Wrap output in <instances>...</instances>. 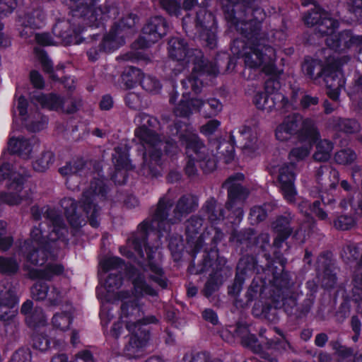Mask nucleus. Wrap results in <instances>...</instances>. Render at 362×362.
I'll return each instance as SVG.
<instances>
[{
  "label": "nucleus",
  "mask_w": 362,
  "mask_h": 362,
  "mask_svg": "<svg viewBox=\"0 0 362 362\" xmlns=\"http://www.w3.org/2000/svg\"><path fill=\"white\" fill-rule=\"evenodd\" d=\"M325 81L329 88L327 94L329 97L333 100H337L339 96L340 89L344 86L345 81L344 76L339 69L337 67L330 75H326Z\"/></svg>",
  "instance_id": "c85d7f7f"
},
{
  "label": "nucleus",
  "mask_w": 362,
  "mask_h": 362,
  "mask_svg": "<svg viewBox=\"0 0 362 362\" xmlns=\"http://www.w3.org/2000/svg\"><path fill=\"white\" fill-rule=\"evenodd\" d=\"M32 356L29 349H20L11 356L9 362H31Z\"/></svg>",
  "instance_id": "8fccbe9b"
},
{
  "label": "nucleus",
  "mask_w": 362,
  "mask_h": 362,
  "mask_svg": "<svg viewBox=\"0 0 362 362\" xmlns=\"http://www.w3.org/2000/svg\"><path fill=\"white\" fill-rule=\"evenodd\" d=\"M14 103V113L18 111L23 124L30 132H38L45 128L47 119L33 105L29 104L23 95L21 88L18 87Z\"/></svg>",
  "instance_id": "9d476101"
},
{
  "label": "nucleus",
  "mask_w": 362,
  "mask_h": 362,
  "mask_svg": "<svg viewBox=\"0 0 362 362\" xmlns=\"http://www.w3.org/2000/svg\"><path fill=\"white\" fill-rule=\"evenodd\" d=\"M8 153L3 152L0 160V182L8 180L9 182L8 189L14 190L18 194H13L12 192L0 194V200L8 205H16L21 202L25 197V192L23 191L24 177L20 173L13 171L11 165L7 163Z\"/></svg>",
  "instance_id": "1a4fd4ad"
},
{
  "label": "nucleus",
  "mask_w": 362,
  "mask_h": 362,
  "mask_svg": "<svg viewBox=\"0 0 362 362\" xmlns=\"http://www.w3.org/2000/svg\"><path fill=\"white\" fill-rule=\"evenodd\" d=\"M317 151L313 157L318 161H326L329 159L333 150V144L326 139L320 141L316 146Z\"/></svg>",
  "instance_id": "e433bc0d"
},
{
  "label": "nucleus",
  "mask_w": 362,
  "mask_h": 362,
  "mask_svg": "<svg viewBox=\"0 0 362 362\" xmlns=\"http://www.w3.org/2000/svg\"><path fill=\"white\" fill-rule=\"evenodd\" d=\"M204 16V18H207L208 21H214V17L211 13H207L205 10L202 11L197 14V26L200 27L203 29L202 33L201 34V37L203 40L206 41V45L211 48L213 49L216 47V35L214 31L211 30L207 29V25H205V23L202 22L201 20V16Z\"/></svg>",
  "instance_id": "7c9ffc66"
},
{
  "label": "nucleus",
  "mask_w": 362,
  "mask_h": 362,
  "mask_svg": "<svg viewBox=\"0 0 362 362\" xmlns=\"http://www.w3.org/2000/svg\"><path fill=\"white\" fill-rule=\"evenodd\" d=\"M326 43L330 49L336 52H344L348 49L361 50L362 35H354L349 30L337 33L334 30L331 36L327 37Z\"/></svg>",
  "instance_id": "dca6fc26"
},
{
  "label": "nucleus",
  "mask_w": 362,
  "mask_h": 362,
  "mask_svg": "<svg viewBox=\"0 0 362 362\" xmlns=\"http://www.w3.org/2000/svg\"><path fill=\"white\" fill-rule=\"evenodd\" d=\"M47 217L50 231L45 235L41 225L35 227L30 238L21 245L18 251V255L25 259L23 269L32 279H50L54 275L62 274L64 270L62 265L52 263L55 255L48 251V247L50 244L53 245L52 247H57V242L63 241L67 230L61 216L55 215L53 211L48 213Z\"/></svg>",
  "instance_id": "7ed1b4c3"
},
{
  "label": "nucleus",
  "mask_w": 362,
  "mask_h": 362,
  "mask_svg": "<svg viewBox=\"0 0 362 362\" xmlns=\"http://www.w3.org/2000/svg\"><path fill=\"white\" fill-rule=\"evenodd\" d=\"M134 121L140 126L135 130V137L144 148V168L152 175L157 176L159 174L157 168L161 164V148L164 144L151 128L154 127L158 121L146 113L138 114Z\"/></svg>",
  "instance_id": "6e6552de"
},
{
  "label": "nucleus",
  "mask_w": 362,
  "mask_h": 362,
  "mask_svg": "<svg viewBox=\"0 0 362 362\" xmlns=\"http://www.w3.org/2000/svg\"><path fill=\"white\" fill-rule=\"evenodd\" d=\"M13 243V238L6 231V223L0 220V252L8 250Z\"/></svg>",
  "instance_id": "37998d69"
},
{
  "label": "nucleus",
  "mask_w": 362,
  "mask_h": 362,
  "mask_svg": "<svg viewBox=\"0 0 362 362\" xmlns=\"http://www.w3.org/2000/svg\"><path fill=\"white\" fill-rule=\"evenodd\" d=\"M128 152L129 149L126 146L124 148L117 147L115 148V152L112 156V160L118 169H129L130 168Z\"/></svg>",
  "instance_id": "58836bf2"
},
{
  "label": "nucleus",
  "mask_w": 362,
  "mask_h": 362,
  "mask_svg": "<svg viewBox=\"0 0 362 362\" xmlns=\"http://www.w3.org/2000/svg\"><path fill=\"white\" fill-rule=\"evenodd\" d=\"M83 167V162L82 160H78L66 164L59 169V172L64 176H76V174L81 172Z\"/></svg>",
  "instance_id": "c03bdc74"
},
{
  "label": "nucleus",
  "mask_w": 362,
  "mask_h": 362,
  "mask_svg": "<svg viewBox=\"0 0 362 362\" xmlns=\"http://www.w3.org/2000/svg\"><path fill=\"white\" fill-rule=\"evenodd\" d=\"M220 126V122L216 119L209 121L206 124L202 125L200 132L205 136L213 134Z\"/></svg>",
  "instance_id": "13d9d810"
},
{
  "label": "nucleus",
  "mask_w": 362,
  "mask_h": 362,
  "mask_svg": "<svg viewBox=\"0 0 362 362\" xmlns=\"http://www.w3.org/2000/svg\"><path fill=\"white\" fill-rule=\"evenodd\" d=\"M40 148L39 141L35 138L26 139L23 136H11L8 141V151L17 154L23 159H29Z\"/></svg>",
  "instance_id": "4be33fe9"
},
{
  "label": "nucleus",
  "mask_w": 362,
  "mask_h": 362,
  "mask_svg": "<svg viewBox=\"0 0 362 362\" xmlns=\"http://www.w3.org/2000/svg\"><path fill=\"white\" fill-rule=\"evenodd\" d=\"M124 266L122 259L117 257H108L100 262L99 277L105 283L103 286L97 288V296L101 301L100 317L103 326H107L112 317L109 304L123 300L127 296V293L118 291L122 284L121 271Z\"/></svg>",
  "instance_id": "423d86ee"
},
{
  "label": "nucleus",
  "mask_w": 362,
  "mask_h": 362,
  "mask_svg": "<svg viewBox=\"0 0 362 362\" xmlns=\"http://www.w3.org/2000/svg\"><path fill=\"white\" fill-rule=\"evenodd\" d=\"M356 223L354 218L347 216H341L334 221V226L341 230H349Z\"/></svg>",
  "instance_id": "864d4df0"
},
{
  "label": "nucleus",
  "mask_w": 362,
  "mask_h": 362,
  "mask_svg": "<svg viewBox=\"0 0 362 362\" xmlns=\"http://www.w3.org/2000/svg\"><path fill=\"white\" fill-rule=\"evenodd\" d=\"M206 208L208 218L211 222H214L223 217V214L221 212L218 214L215 213V201L214 199H210L206 202Z\"/></svg>",
  "instance_id": "bf43d9fd"
},
{
  "label": "nucleus",
  "mask_w": 362,
  "mask_h": 362,
  "mask_svg": "<svg viewBox=\"0 0 362 362\" xmlns=\"http://www.w3.org/2000/svg\"><path fill=\"white\" fill-rule=\"evenodd\" d=\"M337 66H332L329 62L325 67L323 66L321 62L318 59H307L303 64V71L311 78H317L322 75L325 77L326 75H330Z\"/></svg>",
  "instance_id": "bb28decb"
},
{
  "label": "nucleus",
  "mask_w": 362,
  "mask_h": 362,
  "mask_svg": "<svg viewBox=\"0 0 362 362\" xmlns=\"http://www.w3.org/2000/svg\"><path fill=\"white\" fill-rule=\"evenodd\" d=\"M319 278L322 281V285L327 288L333 287L336 283L335 274L332 273L329 267L326 268L323 273L320 274Z\"/></svg>",
  "instance_id": "603ef678"
},
{
  "label": "nucleus",
  "mask_w": 362,
  "mask_h": 362,
  "mask_svg": "<svg viewBox=\"0 0 362 362\" xmlns=\"http://www.w3.org/2000/svg\"><path fill=\"white\" fill-rule=\"evenodd\" d=\"M347 249L354 259L360 258L362 260V244L350 245Z\"/></svg>",
  "instance_id": "774afa93"
},
{
  "label": "nucleus",
  "mask_w": 362,
  "mask_h": 362,
  "mask_svg": "<svg viewBox=\"0 0 362 362\" xmlns=\"http://www.w3.org/2000/svg\"><path fill=\"white\" fill-rule=\"evenodd\" d=\"M255 19L244 25L243 28L238 23V29L247 35H251L247 42L244 54L245 64L250 68L259 69L271 77L265 82V91L258 92L255 94L253 103L257 109L267 112L274 110H282L288 112L296 107L297 92H293L291 102H289L283 93L279 91L280 83L277 77L281 71L275 67V50L270 46L266 45L257 37V31L259 28V23L264 17L262 10L255 11Z\"/></svg>",
  "instance_id": "f03ea898"
},
{
  "label": "nucleus",
  "mask_w": 362,
  "mask_h": 362,
  "mask_svg": "<svg viewBox=\"0 0 362 362\" xmlns=\"http://www.w3.org/2000/svg\"><path fill=\"white\" fill-rule=\"evenodd\" d=\"M16 6V0H0V13L2 16H7L11 13Z\"/></svg>",
  "instance_id": "4d7b16f0"
},
{
  "label": "nucleus",
  "mask_w": 362,
  "mask_h": 362,
  "mask_svg": "<svg viewBox=\"0 0 362 362\" xmlns=\"http://www.w3.org/2000/svg\"><path fill=\"white\" fill-rule=\"evenodd\" d=\"M267 210L262 206H255L251 209L250 218L253 223H258L267 217Z\"/></svg>",
  "instance_id": "6e6d98bb"
},
{
  "label": "nucleus",
  "mask_w": 362,
  "mask_h": 362,
  "mask_svg": "<svg viewBox=\"0 0 362 362\" xmlns=\"http://www.w3.org/2000/svg\"><path fill=\"white\" fill-rule=\"evenodd\" d=\"M304 21L308 25L318 24L319 33L328 37L332 35L338 26L337 21L328 17L327 13L315 5L314 10L304 17Z\"/></svg>",
  "instance_id": "6ab92c4d"
},
{
  "label": "nucleus",
  "mask_w": 362,
  "mask_h": 362,
  "mask_svg": "<svg viewBox=\"0 0 362 362\" xmlns=\"http://www.w3.org/2000/svg\"><path fill=\"white\" fill-rule=\"evenodd\" d=\"M33 347L40 351H46L50 348V340L45 335L36 334L33 337Z\"/></svg>",
  "instance_id": "3c124183"
},
{
  "label": "nucleus",
  "mask_w": 362,
  "mask_h": 362,
  "mask_svg": "<svg viewBox=\"0 0 362 362\" xmlns=\"http://www.w3.org/2000/svg\"><path fill=\"white\" fill-rule=\"evenodd\" d=\"M175 134L179 135V141L186 148L187 158L185 172L189 176H193L197 173L196 164L206 173L214 170L216 167V161L211 158L206 147L200 141L192 127L183 122L175 124Z\"/></svg>",
  "instance_id": "0eeeda50"
},
{
  "label": "nucleus",
  "mask_w": 362,
  "mask_h": 362,
  "mask_svg": "<svg viewBox=\"0 0 362 362\" xmlns=\"http://www.w3.org/2000/svg\"><path fill=\"white\" fill-rule=\"evenodd\" d=\"M339 129L346 133H354L359 129V124L354 119H344L339 124Z\"/></svg>",
  "instance_id": "5fc2aeb1"
},
{
  "label": "nucleus",
  "mask_w": 362,
  "mask_h": 362,
  "mask_svg": "<svg viewBox=\"0 0 362 362\" xmlns=\"http://www.w3.org/2000/svg\"><path fill=\"white\" fill-rule=\"evenodd\" d=\"M20 268V263L16 257L0 256V273L12 275L16 274Z\"/></svg>",
  "instance_id": "f704fd0d"
},
{
  "label": "nucleus",
  "mask_w": 362,
  "mask_h": 362,
  "mask_svg": "<svg viewBox=\"0 0 362 362\" xmlns=\"http://www.w3.org/2000/svg\"><path fill=\"white\" fill-rule=\"evenodd\" d=\"M221 150L220 153L226 163H230L234 158L235 148L233 144L224 141L221 144L218 148Z\"/></svg>",
  "instance_id": "09e8293b"
},
{
  "label": "nucleus",
  "mask_w": 362,
  "mask_h": 362,
  "mask_svg": "<svg viewBox=\"0 0 362 362\" xmlns=\"http://www.w3.org/2000/svg\"><path fill=\"white\" fill-rule=\"evenodd\" d=\"M54 155L50 151H45L38 155L33 162L35 171L45 172L54 163Z\"/></svg>",
  "instance_id": "72a5a7b5"
},
{
  "label": "nucleus",
  "mask_w": 362,
  "mask_h": 362,
  "mask_svg": "<svg viewBox=\"0 0 362 362\" xmlns=\"http://www.w3.org/2000/svg\"><path fill=\"white\" fill-rule=\"evenodd\" d=\"M349 9L356 17H362V0H351L349 4Z\"/></svg>",
  "instance_id": "338daca9"
},
{
  "label": "nucleus",
  "mask_w": 362,
  "mask_h": 362,
  "mask_svg": "<svg viewBox=\"0 0 362 362\" xmlns=\"http://www.w3.org/2000/svg\"><path fill=\"white\" fill-rule=\"evenodd\" d=\"M147 269H144V273H141L139 270L132 269L129 271L130 279H132L134 294L137 297L145 296H154L157 294L156 288L152 284L146 282L144 273H148Z\"/></svg>",
  "instance_id": "393cba45"
},
{
  "label": "nucleus",
  "mask_w": 362,
  "mask_h": 362,
  "mask_svg": "<svg viewBox=\"0 0 362 362\" xmlns=\"http://www.w3.org/2000/svg\"><path fill=\"white\" fill-rule=\"evenodd\" d=\"M143 73L140 69L129 67L124 71L122 76V79L127 88H132L139 82H141Z\"/></svg>",
  "instance_id": "c9c22d12"
},
{
  "label": "nucleus",
  "mask_w": 362,
  "mask_h": 362,
  "mask_svg": "<svg viewBox=\"0 0 362 362\" xmlns=\"http://www.w3.org/2000/svg\"><path fill=\"white\" fill-rule=\"evenodd\" d=\"M294 165L284 164L279 169L278 181L284 198L288 203H294L298 192L295 186L296 174L293 172Z\"/></svg>",
  "instance_id": "f3484780"
},
{
  "label": "nucleus",
  "mask_w": 362,
  "mask_h": 362,
  "mask_svg": "<svg viewBox=\"0 0 362 362\" xmlns=\"http://www.w3.org/2000/svg\"><path fill=\"white\" fill-rule=\"evenodd\" d=\"M141 84L144 89L151 93H157L160 89L159 81L151 76L143 75L141 79Z\"/></svg>",
  "instance_id": "49530a36"
},
{
  "label": "nucleus",
  "mask_w": 362,
  "mask_h": 362,
  "mask_svg": "<svg viewBox=\"0 0 362 362\" xmlns=\"http://www.w3.org/2000/svg\"><path fill=\"white\" fill-rule=\"evenodd\" d=\"M317 132L314 122L312 119H306L303 122V129L298 134V144L289 153L290 163L303 160L310 153L313 144L318 139Z\"/></svg>",
  "instance_id": "9b49d317"
},
{
  "label": "nucleus",
  "mask_w": 362,
  "mask_h": 362,
  "mask_svg": "<svg viewBox=\"0 0 362 362\" xmlns=\"http://www.w3.org/2000/svg\"><path fill=\"white\" fill-rule=\"evenodd\" d=\"M244 178L241 173H237L230 177L223 184V187L227 189L228 194V202L227 208L232 209L238 202H242L247 195V191L243 189L240 185V181Z\"/></svg>",
  "instance_id": "5701e85b"
},
{
  "label": "nucleus",
  "mask_w": 362,
  "mask_h": 362,
  "mask_svg": "<svg viewBox=\"0 0 362 362\" xmlns=\"http://www.w3.org/2000/svg\"><path fill=\"white\" fill-rule=\"evenodd\" d=\"M134 23V17H132V16L127 19V23L122 20L118 28L112 29V30L104 37L102 47L99 49V51L95 48L89 49L87 53L89 59L93 62L97 60L99 56V52L102 50L105 52H112L119 47L124 42L123 37L119 36L120 30L126 27L130 28L133 26Z\"/></svg>",
  "instance_id": "4468645a"
},
{
  "label": "nucleus",
  "mask_w": 362,
  "mask_h": 362,
  "mask_svg": "<svg viewBox=\"0 0 362 362\" xmlns=\"http://www.w3.org/2000/svg\"><path fill=\"white\" fill-rule=\"evenodd\" d=\"M35 40H36L37 44L43 46L56 45L55 42L52 38L50 35L47 33H35Z\"/></svg>",
  "instance_id": "052dcab7"
},
{
  "label": "nucleus",
  "mask_w": 362,
  "mask_h": 362,
  "mask_svg": "<svg viewBox=\"0 0 362 362\" xmlns=\"http://www.w3.org/2000/svg\"><path fill=\"white\" fill-rule=\"evenodd\" d=\"M73 308L69 305L66 310L57 313L52 317V325L54 327L60 331L67 330L72 321Z\"/></svg>",
  "instance_id": "473e14b6"
},
{
  "label": "nucleus",
  "mask_w": 362,
  "mask_h": 362,
  "mask_svg": "<svg viewBox=\"0 0 362 362\" xmlns=\"http://www.w3.org/2000/svg\"><path fill=\"white\" fill-rule=\"evenodd\" d=\"M59 37L62 39V42L65 45L71 44H79L80 40L78 34L75 33L74 35H69L66 32H63L59 34Z\"/></svg>",
  "instance_id": "0e129e2a"
},
{
  "label": "nucleus",
  "mask_w": 362,
  "mask_h": 362,
  "mask_svg": "<svg viewBox=\"0 0 362 362\" xmlns=\"http://www.w3.org/2000/svg\"><path fill=\"white\" fill-rule=\"evenodd\" d=\"M307 119H309L307 118ZM305 120L306 119H303L302 116L297 113L287 116L276 128V139L280 141H286L296 134L298 136L300 131L303 129Z\"/></svg>",
  "instance_id": "412c9836"
},
{
  "label": "nucleus",
  "mask_w": 362,
  "mask_h": 362,
  "mask_svg": "<svg viewBox=\"0 0 362 362\" xmlns=\"http://www.w3.org/2000/svg\"><path fill=\"white\" fill-rule=\"evenodd\" d=\"M354 300L358 303V309L362 306V271L359 268L354 279V287L352 289ZM362 313V309L361 310Z\"/></svg>",
  "instance_id": "a19ab883"
},
{
  "label": "nucleus",
  "mask_w": 362,
  "mask_h": 362,
  "mask_svg": "<svg viewBox=\"0 0 362 362\" xmlns=\"http://www.w3.org/2000/svg\"><path fill=\"white\" fill-rule=\"evenodd\" d=\"M172 203L168 198L163 197L160 199L158 206L151 220L146 219L138 226L137 232L132 235L127 241V247H121V254L128 258H132L136 254L144 259L141 263L142 272L147 269L149 280L161 288L167 286L165 277L163 275L158 261L161 259V253L159 250V241L167 233L170 224L177 223L181 218L190 213L197 206V199L192 195L182 197L178 201L173 211V216L168 218V211ZM141 264V262H139Z\"/></svg>",
  "instance_id": "f257e3e1"
},
{
  "label": "nucleus",
  "mask_w": 362,
  "mask_h": 362,
  "mask_svg": "<svg viewBox=\"0 0 362 362\" xmlns=\"http://www.w3.org/2000/svg\"><path fill=\"white\" fill-rule=\"evenodd\" d=\"M158 322L156 317L151 315L143 317L141 308L134 301L125 302L122 305L119 322L114 324L110 334L118 337L122 332V325H124L131 336L129 343L125 346L124 354L129 358H139L144 354L150 334L143 325L155 324Z\"/></svg>",
  "instance_id": "20e7f679"
},
{
  "label": "nucleus",
  "mask_w": 362,
  "mask_h": 362,
  "mask_svg": "<svg viewBox=\"0 0 362 362\" xmlns=\"http://www.w3.org/2000/svg\"><path fill=\"white\" fill-rule=\"evenodd\" d=\"M291 216L288 214L287 216H281L273 223L272 227L274 230L277 233L274 244L279 246V243L286 239L291 233L289 226Z\"/></svg>",
  "instance_id": "2f4dec72"
},
{
  "label": "nucleus",
  "mask_w": 362,
  "mask_h": 362,
  "mask_svg": "<svg viewBox=\"0 0 362 362\" xmlns=\"http://www.w3.org/2000/svg\"><path fill=\"white\" fill-rule=\"evenodd\" d=\"M222 279H216V281L214 280V277H211L210 279L206 282L204 291L207 296H209L212 293L218 289V286L222 284Z\"/></svg>",
  "instance_id": "e2e57ef3"
},
{
  "label": "nucleus",
  "mask_w": 362,
  "mask_h": 362,
  "mask_svg": "<svg viewBox=\"0 0 362 362\" xmlns=\"http://www.w3.org/2000/svg\"><path fill=\"white\" fill-rule=\"evenodd\" d=\"M18 299L12 286L8 283H3L0 286V320H8L16 314V305Z\"/></svg>",
  "instance_id": "aec40b11"
},
{
  "label": "nucleus",
  "mask_w": 362,
  "mask_h": 362,
  "mask_svg": "<svg viewBox=\"0 0 362 362\" xmlns=\"http://www.w3.org/2000/svg\"><path fill=\"white\" fill-rule=\"evenodd\" d=\"M33 100L40 105L50 110L71 113L76 110V103L71 98L64 99L55 93L39 94L33 95Z\"/></svg>",
  "instance_id": "a211bd4d"
},
{
  "label": "nucleus",
  "mask_w": 362,
  "mask_h": 362,
  "mask_svg": "<svg viewBox=\"0 0 362 362\" xmlns=\"http://www.w3.org/2000/svg\"><path fill=\"white\" fill-rule=\"evenodd\" d=\"M61 206L64 210L66 218L74 228H78L86 223L84 217L76 212V205L71 198H64L61 202Z\"/></svg>",
  "instance_id": "c756f323"
},
{
  "label": "nucleus",
  "mask_w": 362,
  "mask_h": 362,
  "mask_svg": "<svg viewBox=\"0 0 362 362\" xmlns=\"http://www.w3.org/2000/svg\"><path fill=\"white\" fill-rule=\"evenodd\" d=\"M30 78L35 88L42 89L44 87L43 78L37 71H32L30 74Z\"/></svg>",
  "instance_id": "69168bd1"
},
{
  "label": "nucleus",
  "mask_w": 362,
  "mask_h": 362,
  "mask_svg": "<svg viewBox=\"0 0 362 362\" xmlns=\"http://www.w3.org/2000/svg\"><path fill=\"white\" fill-rule=\"evenodd\" d=\"M202 226V219L198 217H192L188 220L186 226V233L188 237V243H190L195 238Z\"/></svg>",
  "instance_id": "79ce46f5"
},
{
  "label": "nucleus",
  "mask_w": 362,
  "mask_h": 362,
  "mask_svg": "<svg viewBox=\"0 0 362 362\" xmlns=\"http://www.w3.org/2000/svg\"><path fill=\"white\" fill-rule=\"evenodd\" d=\"M238 132L245 141L243 147V153L252 156L259 148L258 143V129L255 126H242L239 128Z\"/></svg>",
  "instance_id": "a878e982"
},
{
  "label": "nucleus",
  "mask_w": 362,
  "mask_h": 362,
  "mask_svg": "<svg viewBox=\"0 0 362 362\" xmlns=\"http://www.w3.org/2000/svg\"><path fill=\"white\" fill-rule=\"evenodd\" d=\"M160 4L170 14L177 15L180 11L178 4L172 0H160Z\"/></svg>",
  "instance_id": "680f3d73"
},
{
  "label": "nucleus",
  "mask_w": 362,
  "mask_h": 362,
  "mask_svg": "<svg viewBox=\"0 0 362 362\" xmlns=\"http://www.w3.org/2000/svg\"><path fill=\"white\" fill-rule=\"evenodd\" d=\"M105 192L104 181L102 179H97L91 183L90 189L83 193L82 197V207L86 217L88 219L90 224L96 228L99 225L97 220L98 209L93 204L95 197H103Z\"/></svg>",
  "instance_id": "ddd939ff"
},
{
  "label": "nucleus",
  "mask_w": 362,
  "mask_h": 362,
  "mask_svg": "<svg viewBox=\"0 0 362 362\" xmlns=\"http://www.w3.org/2000/svg\"><path fill=\"white\" fill-rule=\"evenodd\" d=\"M334 159L339 164L347 165L356 159V154L351 149L341 150L335 154Z\"/></svg>",
  "instance_id": "de8ad7c7"
},
{
  "label": "nucleus",
  "mask_w": 362,
  "mask_h": 362,
  "mask_svg": "<svg viewBox=\"0 0 362 362\" xmlns=\"http://www.w3.org/2000/svg\"><path fill=\"white\" fill-rule=\"evenodd\" d=\"M168 49L170 57L177 64V68L175 69L177 71H181L190 62L193 63L192 76L183 81L182 85L186 88L190 87L195 94L200 92L202 86L199 77L205 74L215 76L218 72L215 64L205 62L200 50L187 49V44L180 37H172L169 40Z\"/></svg>",
  "instance_id": "39448f33"
},
{
  "label": "nucleus",
  "mask_w": 362,
  "mask_h": 362,
  "mask_svg": "<svg viewBox=\"0 0 362 362\" xmlns=\"http://www.w3.org/2000/svg\"><path fill=\"white\" fill-rule=\"evenodd\" d=\"M250 341L247 345L253 350L254 352L259 354L260 358L264 360L263 362H277L275 358L270 356L269 353L263 351L262 346L257 344V341L254 336H250Z\"/></svg>",
  "instance_id": "a18cd8bd"
},
{
  "label": "nucleus",
  "mask_w": 362,
  "mask_h": 362,
  "mask_svg": "<svg viewBox=\"0 0 362 362\" xmlns=\"http://www.w3.org/2000/svg\"><path fill=\"white\" fill-rule=\"evenodd\" d=\"M31 293L33 298L36 300H43L47 298L50 303L55 305L62 301L66 292L64 290H59L56 287H53L49 291L46 283L37 282L32 287Z\"/></svg>",
  "instance_id": "b1692460"
},
{
  "label": "nucleus",
  "mask_w": 362,
  "mask_h": 362,
  "mask_svg": "<svg viewBox=\"0 0 362 362\" xmlns=\"http://www.w3.org/2000/svg\"><path fill=\"white\" fill-rule=\"evenodd\" d=\"M168 30V25L165 19L160 16H156L143 28V36L135 43L134 46L144 48L156 42L163 37Z\"/></svg>",
  "instance_id": "2eb2a0df"
},
{
  "label": "nucleus",
  "mask_w": 362,
  "mask_h": 362,
  "mask_svg": "<svg viewBox=\"0 0 362 362\" xmlns=\"http://www.w3.org/2000/svg\"><path fill=\"white\" fill-rule=\"evenodd\" d=\"M44 18L42 12L37 10L32 14H28L23 18H21L20 21L25 28H38L44 24Z\"/></svg>",
  "instance_id": "4c0bfd02"
},
{
  "label": "nucleus",
  "mask_w": 362,
  "mask_h": 362,
  "mask_svg": "<svg viewBox=\"0 0 362 362\" xmlns=\"http://www.w3.org/2000/svg\"><path fill=\"white\" fill-rule=\"evenodd\" d=\"M33 302L27 300L22 305L21 313L25 316V321L30 327L36 328L46 325L47 319L41 309L32 312Z\"/></svg>",
  "instance_id": "cd10ccee"
},
{
  "label": "nucleus",
  "mask_w": 362,
  "mask_h": 362,
  "mask_svg": "<svg viewBox=\"0 0 362 362\" xmlns=\"http://www.w3.org/2000/svg\"><path fill=\"white\" fill-rule=\"evenodd\" d=\"M320 202L316 201L313 203L311 207L307 201L303 200L298 204V209L300 212L305 214V216H308L310 212L315 214L320 219H325L327 216V214L320 208Z\"/></svg>",
  "instance_id": "ea45409f"
},
{
  "label": "nucleus",
  "mask_w": 362,
  "mask_h": 362,
  "mask_svg": "<svg viewBox=\"0 0 362 362\" xmlns=\"http://www.w3.org/2000/svg\"><path fill=\"white\" fill-rule=\"evenodd\" d=\"M185 88L186 89V91L183 93L185 100H182L175 110L177 117H188L194 112L199 111L202 106L205 107L206 105H209L211 108L209 112L205 110L203 112L206 117L215 115L221 110L222 105L217 99L211 98L205 103L199 98L189 97V93L187 91V88ZM189 88H191L189 87Z\"/></svg>",
  "instance_id": "f8f14e48"
}]
</instances>
